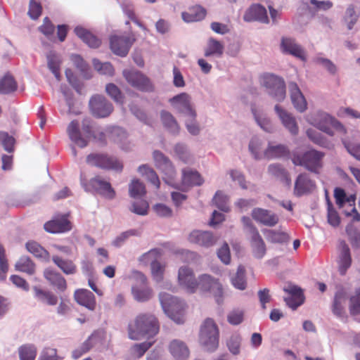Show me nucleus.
I'll return each instance as SVG.
<instances>
[{"label":"nucleus","mask_w":360,"mask_h":360,"mask_svg":"<svg viewBox=\"0 0 360 360\" xmlns=\"http://www.w3.org/2000/svg\"><path fill=\"white\" fill-rule=\"evenodd\" d=\"M153 342L146 341L141 344H136L131 347V353L134 357L140 358L153 345Z\"/></svg>","instance_id":"nucleus-64"},{"label":"nucleus","mask_w":360,"mask_h":360,"mask_svg":"<svg viewBox=\"0 0 360 360\" xmlns=\"http://www.w3.org/2000/svg\"><path fill=\"white\" fill-rule=\"evenodd\" d=\"M44 276L51 285L56 287L60 292H64L66 290V281L60 273L51 269H46L44 271Z\"/></svg>","instance_id":"nucleus-28"},{"label":"nucleus","mask_w":360,"mask_h":360,"mask_svg":"<svg viewBox=\"0 0 360 360\" xmlns=\"http://www.w3.org/2000/svg\"><path fill=\"white\" fill-rule=\"evenodd\" d=\"M252 217L257 222L267 226H274L278 222V217L276 214L259 207L252 210Z\"/></svg>","instance_id":"nucleus-23"},{"label":"nucleus","mask_w":360,"mask_h":360,"mask_svg":"<svg viewBox=\"0 0 360 360\" xmlns=\"http://www.w3.org/2000/svg\"><path fill=\"white\" fill-rule=\"evenodd\" d=\"M347 299L346 292L343 289H339L336 291L333 304V312L335 315L340 318H344L345 311L344 308V304Z\"/></svg>","instance_id":"nucleus-33"},{"label":"nucleus","mask_w":360,"mask_h":360,"mask_svg":"<svg viewBox=\"0 0 360 360\" xmlns=\"http://www.w3.org/2000/svg\"><path fill=\"white\" fill-rule=\"evenodd\" d=\"M288 89L294 108L300 112H304L307 108V103L298 85L294 82H290L288 83Z\"/></svg>","instance_id":"nucleus-19"},{"label":"nucleus","mask_w":360,"mask_h":360,"mask_svg":"<svg viewBox=\"0 0 360 360\" xmlns=\"http://www.w3.org/2000/svg\"><path fill=\"white\" fill-rule=\"evenodd\" d=\"M281 51L283 54L291 55L302 61H306L304 50L299 44L295 38L290 37H282L280 44Z\"/></svg>","instance_id":"nucleus-12"},{"label":"nucleus","mask_w":360,"mask_h":360,"mask_svg":"<svg viewBox=\"0 0 360 360\" xmlns=\"http://www.w3.org/2000/svg\"><path fill=\"white\" fill-rule=\"evenodd\" d=\"M174 152L179 160L186 164H189L193 161L192 156L186 145L179 143L174 146Z\"/></svg>","instance_id":"nucleus-50"},{"label":"nucleus","mask_w":360,"mask_h":360,"mask_svg":"<svg viewBox=\"0 0 360 360\" xmlns=\"http://www.w3.org/2000/svg\"><path fill=\"white\" fill-rule=\"evenodd\" d=\"M27 251L34 255L36 257L48 259L49 258V252L45 250L38 243L29 241L25 245Z\"/></svg>","instance_id":"nucleus-45"},{"label":"nucleus","mask_w":360,"mask_h":360,"mask_svg":"<svg viewBox=\"0 0 360 360\" xmlns=\"http://www.w3.org/2000/svg\"><path fill=\"white\" fill-rule=\"evenodd\" d=\"M75 301L91 311L96 308V299L92 292L86 289H78L74 294Z\"/></svg>","instance_id":"nucleus-24"},{"label":"nucleus","mask_w":360,"mask_h":360,"mask_svg":"<svg viewBox=\"0 0 360 360\" xmlns=\"http://www.w3.org/2000/svg\"><path fill=\"white\" fill-rule=\"evenodd\" d=\"M359 17V11L353 5H349L345 11L344 20L348 30H352Z\"/></svg>","instance_id":"nucleus-46"},{"label":"nucleus","mask_w":360,"mask_h":360,"mask_svg":"<svg viewBox=\"0 0 360 360\" xmlns=\"http://www.w3.org/2000/svg\"><path fill=\"white\" fill-rule=\"evenodd\" d=\"M219 329L214 320L206 319L200 326V338H219Z\"/></svg>","instance_id":"nucleus-36"},{"label":"nucleus","mask_w":360,"mask_h":360,"mask_svg":"<svg viewBox=\"0 0 360 360\" xmlns=\"http://www.w3.org/2000/svg\"><path fill=\"white\" fill-rule=\"evenodd\" d=\"M231 281L232 285L236 289L244 290L246 288L245 269L243 266H238L236 274L231 278Z\"/></svg>","instance_id":"nucleus-43"},{"label":"nucleus","mask_w":360,"mask_h":360,"mask_svg":"<svg viewBox=\"0 0 360 360\" xmlns=\"http://www.w3.org/2000/svg\"><path fill=\"white\" fill-rule=\"evenodd\" d=\"M243 19L246 22L259 21L262 23H269L266 8L260 4L252 5L245 13Z\"/></svg>","instance_id":"nucleus-20"},{"label":"nucleus","mask_w":360,"mask_h":360,"mask_svg":"<svg viewBox=\"0 0 360 360\" xmlns=\"http://www.w3.org/2000/svg\"><path fill=\"white\" fill-rule=\"evenodd\" d=\"M274 110L285 129L292 135H297L298 134V126L295 118L279 105H276Z\"/></svg>","instance_id":"nucleus-21"},{"label":"nucleus","mask_w":360,"mask_h":360,"mask_svg":"<svg viewBox=\"0 0 360 360\" xmlns=\"http://www.w3.org/2000/svg\"><path fill=\"white\" fill-rule=\"evenodd\" d=\"M179 285L188 292L194 293L198 289V281L193 274V270L188 266H181L178 272Z\"/></svg>","instance_id":"nucleus-14"},{"label":"nucleus","mask_w":360,"mask_h":360,"mask_svg":"<svg viewBox=\"0 0 360 360\" xmlns=\"http://www.w3.org/2000/svg\"><path fill=\"white\" fill-rule=\"evenodd\" d=\"M37 349L33 345H26L20 347L19 356L20 360H34Z\"/></svg>","instance_id":"nucleus-58"},{"label":"nucleus","mask_w":360,"mask_h":360,"mask_svg":"<svg viewBox=\"0 0 360 360\" xmlns=\"http://www.w3.org/2000/svg\"><path fill=\"white\" fill-rule=\"evenodd\" d=\"M160 120L165 129L172 134L177 135L179 133L180 127L171 112L162 110L160 111Z\"/></svg>","instance_id":"nucleus-30"},{"label":"nucleus","mask_w":360,"mask_h":360,"mask_svg":"<svg viewBox=\"0 0 360 360\" xmlns=\"http://www.w3.org/2000/svg\"><path fill=\"white\" fill-rule=\"evenodd\" d=\"M94 340V339H86L80 347L74 349L72 353V358L75 359H78L84 354L89 352L95 345Z\"/></svg>","instance_id":"nucleus-55"},{"label":"nucleus","mask_w":360,"mask_h":360,"mask_svg":"<svg viewBox=\"0 0 360 360\" xmlns=\"http://www.w3.org/2000/svg\"><path fill=\"white\" fill-rule=\"evenodd\" d=\"M74 32L90 48L96 49L99 47L101 44L100 39L82 26H77L74 30Z\"/></svg>","instance_id":"nucleus-26"},{"label":"nucleus","mask_w":360,"mask_h":360,"mask_svg":"<svg viewBox=\"0 0 360 360\" xmlns=\"http://www.w3.org/2000/svg\"><path fill=\"white\" fill-rule=\"evenodd\" d=\"M52 261L66 275H72L77 271L76 265L70 259H64L58 255H53L52 257Z\"/></svg>","instance_id":"nucleus-37"},{"label":"nucleus","mask_w":360,"mask_h":360,"mask_svg":"<svg viewBox=\"0 0 360 360\" xmlns=\"http://www.w3.org/2000/svg\"><path fill=\"white\" fill-rule=\"evenodd\" d=\"M349 310L352 316L360 314V287L349 298Z\"/></svg>","instance_id":"nucleus-53"},{"label":"nucleus","mask_w":360,"mask_h":360,"mask_svg":"<svg viewBox=\"0 0 360 360\" xmlns=\"http://www.w3.org/2000/svg\"><path fill=\"white\" fill-rule=\"evenodd\" d=\"M15 269L19 271L32 275L35 272V264L31 259L27 256H22L15 265Z\"/></svg>","instance_id":"nucleus-41"},{"label":"nucleus","mask_w":360,"mask_h":360,"mask_svg":"<svg viewBox=\"0 0 360 360\" xmlns=\"http://www.w3.org/2000/svg\"><path fill=\"white\" fill-rule=\"evenodd\" d=\"M34 297L41 304L55 306L58 303V297L49 290H46L39 286H34Z\"/></svg>","instance_id":"nucleus-27"},{"label":"nucleus","mask_w":360,"mask_h":360,"mask_svg":"<svg viewBox=\"0 0 360 360\" xmlns=\"http://www.w3.org/2000/svg\"><path fill=\"white\" fill-rule=\"evenodd\" d=\"M82 129V131H81L78 121L72 120L69 124L67 131L70 140L75 144L83 148L88 145L89 139L92 135L89 120H83Z\"/></svg>","instance_id":"nucleus-3"},{"label":"nucleus","mask_w":360,"mask_h":360,"mask_svg":"<svg viewBox=\"0 0 360 360\" xmlns=\"http://www.w3.org/2000/svg\"><path fill=\"white\" fill-rule=\"evenodd\" d=\"M16 89L17 84L12 76L6 75L0 80L1 94H8L15 91Z\"/></svg>","instance_id":"nucleus-47"},{"label":"nucleus","mask_w":360,"mask_h":360,"mask_svg":"<svg viewBox=\"0 0 360 360\" xmlns=\"http://www.w3.org/2000/svg\"><path fill=\"white\" fill-rule=\"evenodd\" d=\"M265 233L267 240L274 243H282L287 239V235L284 232L266 230Z\"/></svg>","instance_id":"nucleus-62"},{"label":"nucleus","mask_w":360,"mask_h":360,"mask_svg":"<svg viewBox=\"0 0 360 360\" xmlns=\"http://www.w3.org/2000/svg\"><path fill=\"white\" fill-rule=\"evenodd\" d=\"M160 330L157 318L150 313H141L128 326L129 338H154Z\"/></svg>","instance_id":"nucleus-1"},{"label":"nucleus","mask_w":360,"mask_h":360,"mask_svg":"<svg viewBox=\"0 0 360 360\" xmlns=\"http://www.w3.org/2000/svg\"><path fill=\"white\" fill-rule=\"evenodd\" d=\"M93 65L100 74L112 76L114 74V68L110 63H101L98 59H93Z\"/></svg>","instance_id":"nucleus-59"},{"label":"nucleus","mask_w":360,"mask_h":360,"mask_svg":"<svg viewBox=\"0 0 360 360\" xmlns=\"http://www.w3.org/2000/svg\"><path fill=\"white\" fill-rule=\"evenodd\" d=\"M198 288L202 292H207L212 294L218 304L223 303L224 290L222 285L217 278L208 274H202L198 278Z\"/></svg>","instance_id":"nucleus-6"},{"label":"nucleus","mask_w":360,"mask_h":360,"mask_svg":"<svg viewBox=\"0 0 360 360\" xmlns=\"http://www.w3.org/2000/svg\"><path fill=\"white\" fill-rule=\"evenodd\" d=\"M289 150L286 146L282 144L271 146L269 144L267 148L264 151V155L269 159L279 158L288 155Z\"/></svg>","instance_id":"nucleus-40"},{"label":"nucleus","mask_w":360,"mask_h":360,"mask_svg":"<svg viewBox=\"0 0 360 360\" xmlns=\"http://www.w3.org/2000/svg\"><path fill=\"white\" fill-rule=\"evenodd\" d=\"M171 105L179 113L185 117L196 116L195 110L193 109L190 96L186 93H181L169 99Z\"/></svg>","instance_id":"nucleus-11"},{"label":"nucleus","mask_w":360,"mask_h":360,"mask_svg":"<svg viewBox=\"0 0 360 360\" xmlns=\"http://www.w3.org/2000/svg\"><path fill=\"white\" fill-rule=\"evenodd\" d=\"M136 41L134 34L112 35L110 38V47L111 51L120 57L126 56Z\"/></svg>","instance_id":"nucleus-9"},{"label":"nucleus","mask_w":360,"mask_h":360,"mask_svg":"<svg viewBox=\"0 0 360 360\" xmlns=\"http://www.w3.org/2000/svg\"><path fill=\"white\" fill-rule=\"evenodd\" d=\"M305 162V169L309 172L319 174L322 167V159L325 153L315 149L309 150L303 153Z\"/></svg>","instance_id":"nucleus-15"},{"label":"nucleus","mask_w":360,"mask_h":360,"mask_svg":"<svg viewBox=\"0 0 360 360\" xmlns=\"http://www.w3.org/2000/svg\"><path fill=\"white\" fill-rule=\"evenodd\" d=\"M159 300L164 312L176 323L184 322L185 302L176 297L161 292Z\"/></svg>","instance_id":"nucleus-2"},{"label":"nucleus","mask_w":360,"mask_h":360,"mask_svg":"<svg viewBox=\"0 0 360 360\" xmlns=\"http://www.w3.org/2000/svg\"><path fill=\"white\" fill-rule=\"evenodd\" d=\"M255 120L257 124L265 131L268 133H271L274 131V127L271 124V122L269 119L266 117H263L259 115L256 110H252Z\"/></svg>","instance_id":"nucleus-63"},{"label":"nucleus","mask_w":360,"mask_h":360,"mask_svg":"<svg viewBox=\"0 0 360 360\" xmlns=\"http://www.w3.org/2000/svg\"><path fill=\"white\" fill-rule=\"evenodd\" d=\"M224 52L223 44L214 38H210L207 43V47L205 51V56L210 57L216 56L221 57Z\"/></svg>","instance_id":"nucleus-42"},{"label":"nucleus","mask_w":360,"mask_h":360,"mask_svg":"<svg viewBox=\"0 0 360 360\" xmlns=\"http://www.w3.org/2000/svg\"><path fill=\"white\" fill-rule=\"evenodd\" d=\"M308 138L316 145L328 150H332L334 144L332 141L323 136L321 134L314 129H309L307 130Z\"/></svg>","instance_id":"nucleus-35"},{"label":"nucleus","mask_w":360,"mask_h":360,"mask_svg":"<svg viewBox=\"0 0 360 360\" xmlns=\"http://www.w3.org/2000/svg\"><path fill=\"white\" fill-rule=\"evenodd\" d=\"M153 158L155 167L168 179H173L176 174V172L169 158L158 150L153 151Z\"/></svg>","instance_id":"nucleus-13"},{"label":"nucleus","mask_w":360,"mask_h":360,"mask_svg":"<svg viewBox=\"0 0 360 360\" xmlns=\"http://www.w3.org/2000/svg\"><path fill=\"white\" fill-rule=\"evenodd\" d=\"M268 171L271 175L278 179L286 186H290L291 185V179L289 176L288 172L280 164L269 165L268 167Z\"/></svg>","instance_id":"nucleus-38"},{"label":"nucleus","mask_w":360,"mask_h":360,"mask_svg":"<svg viewBox=\"0 0 360 360\" xmlns=\"http://www.w3.org/2000/svg\"><path fill=\"white\" fill-rule=\"evenodd\" d=\"M250 237L252 252L256 259H261L266 255V245L259 233H255Z\"/></svg>","instance_id":"nucleus-29"},{"label":"nucleus","mask_w":360,"mask_h":360,"mask_svg":"<svg viewBox=\"0 0 360 360\" xmlns=\"http://www.w3.org/2000/svg\"><path fill=\"white\" fill-rule=\"evenodd\" d=\"M138 172L146 178L157 188L160 187V180L158 174L153 169L148 165H141L138 168Z\"/></svg>","instance_id":"nucleus-44"},{"label":"nucleus","mask_w":360,"mask_h":360,"mask_svg":"<svg viewBox=\"0 0 360 360\" xmlns=\"http://www.w3.org/2000/svg\"><path fill=\"white\" fill-rule=\"evenodd\" d=\"M206 15V10L200 6H195L187 12L181 13V18L186 22H193L202 20Z\"/></svg>","instance_id":"nucleus-34"},{"label":"nucleus","mask_w":360,"mask_h":360,"mask_svg":"<svg viewBox=\"0 0 360 360\" xmlns=\"http://www.w3.org/2000/svg\"><path fill=\"white\" fill-rule=\"evenodd\" d=\"M71 60L75 67L81 72L84 77L86 79H89L91 77V73L89 72L90 68L79 55H72Z\"/></svg>","instance_id":"nucleus-48"},{"label":"nucleus","mask_w":360,"mask_h":360,"mask_svg":"<svg viewBox=\"0 0 360 360\" xmlns=\"http://www.w3.org/2000/svg\"><path fill=\"white\" fill-rule=\"evenodd\" d=\"M86 162L91 166L117 172H121L123 169V164L119 159L103 153L89 154L86 157Z\"/></svg>","instance_id":"nucleus-5"},{"label":"nucleus","mask_w":360,"mask_h":360,"mask_svg":"<svg viewBox=\"0 0 360 360\" xmlns=\"http://www.w3.org/2000/svg\"><path fill=\"white\" fill-rule=\"evenodd\" d=\"M330 120H331V116L321 111L315 112L309 118L310 123L316 128L333 136H334V132L329 126Z\"/></svg>","instance_id":"nucleus-16"},{"label":"nucleus","mask_w":360,"mask_h":360,"mask_svg":"<svg viewBox=\"0 0 360 360\" xmlns=\"http://www.w3.org/2000/svg\"><path fill=\"white\" fill-rule=\"evenodd\" d=\"M48 67L52 73L54 75L57 80L60 79V75L59 72V60L58 57L53 53H49L47 56Z\"/></svg>","instance_id":"nucleus-61"},{"label":"nucleus","mask_w":360,"mask_h":360,"mask_svg":"<svg viewBox=\"0 0 360 360\" xmlns=\"http://www.w3.org/2000/svg\"><path fill=\"white\" fill-rule=\"evenodd\" d=\"M123 76L131 86L141 91L151 92L154 90L150 79L139 71L124 70Z\"/></svg>","instance_id":"nucleus-8"},{"label":"nucleus","mask_w":360,"mask_h":360,"mask_svg":"<svg viewBox=\"0 0 360 360\" xmlns=\"http://www.w3.org/2000/svg\"><path fill=\"white\" fill-rule=\"evenodd\" d=\"M203 179L200 173L190 168L182 169V184L188 186H198L202 185Z\"/></svg>","instance_id":"nucleus-32"},{"label":"nucleus","mask_w":360,"mask_h":360,"mask_svg":"<svg viewBox=\"0 0 360 360\" xmlns=\"http://www.w3.org/2000/svg\"><path fill=\"white\" fill-rule=\"evenodd\" d=\"M346 233L352 248L354 249L360 248V231L354 226H347Z\"/></svg>","instance_id":"nucleus-57"},{"label":"nucleus","mask_w":360,"mask_h":360,"mask_svg":"<svg viewBox=\"0 0 360 360\" xmlns=\"http://www.w3.org/2000/svg\"><path fill=\"white\" fill-rule=\"evenodd\" d=\"M44 229L51 233H64L71 229V224L67 217L63 216L45 223Z\"/></svg>","instance_id":"nucleus-25"},{"label":"nucleus","mask_w":360,"mask_h":360,"mask_svg":"<svg viewBox=\"0 0 360 360\" xmlns=\"http://www.w3.org/2000/svg\"><path fill=\"white\" fill-rule=\"evenodd\" d=\"M81 184L86 192H95L109 200L115 197L116 193L111 184L98 176L91 179L89 183H85L83 179H81Z\"/></svg>","instance_id":"nucleus-7"},{"label":"nucleus","mask_w":360,"mask_h":360,"mask_svg":"<svg viewBox=\"0 0 360 360\" xmlns=\"http://www.w3.org/2000/svg\"><path fill=\"white\" fill-rule=\"evenodd\" d=\"M169 350L172 356L178 359L187 358L189 350L186 345L179 340H174L169 346Z\"/></svg>","instance_id":"nucleus-39"},{"label":"nucleus","mask_w":360,"mask_h":360,"mask_svg":"<svg viewBox=\"0 0 360 360\" xmlns=\"http://www.w3.org/2000/svg\"><path fill=\"white\" fill-rule=\"evenodd\" d=\"M262 84L266 89L269 96L278 102L285 98V84L283 78L274 74H265L262 77Z\"/></svg>","instance_id":"nucleus-4"},{"label":"nucleus","mask_w":360,"mask_h":360,"mask_svg":"<svg viewBox=\"0 0 360 360\" xmlns=\"http://www.w3.org/2000/svg\"><path fill=\"white\" fill-rule=\"evenodd\" d=\"M129 193L133 198L141 197L146 193L145 186L139 179H134L129 186Z\"/></svg>","instance_id":"nucleus-51"},{"label":"nucleus","mask_w":360,"mask_h":360,"mask_svg":"<svg viewBox=\"0 0 360 360\" xmlns=\"http://www.w3.org/2000/svg\"><path fill=\"white\" fill-rule=\"evenodd\" d=\"M148 203L143 200L134 201L131 203L129 210L138 215L145 216L148 214Z\"/></svg>","instance_id":"nucleus-60"},{"label":"nucleus","mask_w":360,"mask_h":360,"mask_svg":"<svg viewBox=\"0 0 360 360\" xmlns=\"http://www.w3.org/2000/svg\"><path fill=\"white\" fill-rule=\"evenodd\" d=\"M92 115L98 118L108 117L113 111L112 104L103 96L94 95L89 100Z\"/></svg>","instance_id":"nucleus-10"},{"label":"nucleus","mask_w":360,"mask_h":360,"mask_svg":"<svg viewBox=\"0 0 360 360\" xmlns=\"http://www.w3.org/2000/svg\"><path fill=\"white\" fill-rule=\"evenodd\" d=\"M106 94L117 103L123 104L124 96L120 88L113 83H108L105 86Z\"/></svg>","instance_id":"nucleus-49"},{"label":"nucleus","mask_w":360,"mask_h":360,"mask_svg":"<svg viewBox=\"0 0 360 360\" xmlns=\"http://www.w3.org/2000/svg\"><path fill=\"white\" fill-rule=\"evenodd\" d=\"M131 294L136 302H146L152 297L153 290L148 285L134 283L131 286Z\"/></svg>","instance_id":"nucleus-31"},{"label":"nucleus","mask_w":360,"mask_h":360,"mask_svg":"<svg viewBox=\"0 0 360 360\" xmlns=\"http://www.w3.org/2000/svg\"><path fill=\"white\" fill-rule=\"evenodd\" d=\"M262 141L257 137H253L249 143V150L256 160L262 157Z\"/></svg>","instance_id":"nucleus-54"},{"label":"nucleus","mask_w":360,"mask_h":360,"mask_svg":"<svg viewBox=\"0 0 360 360\" xmlns=\"http://www.w3.org/2000/svg\"><path fill=\"white\" fill-rule=\"evenodd\" d=\"M188 240L192 243L210 248L215 244L217 240L211 232L195 230L189 234Z\"/></svg>","instance_id":"nucleus-22"},{"label":"nucleus","mask_w":360,"mask_h":360,"mask_svg":"<svg viewBox=\"0 0 360 360\" xmlns=\"http://www.w3.org/2000/svg\"><path fill=\"white\" fill-rule=\"evenodd\" d=\"M213 202L216 207L222 212H227L229 211V207L228 205V198L221 191L216 192L213 199Z\"/></svg>","instance_id":"nucleus-52"},{"label":"nucleus","mask_w":360,"mask_h":360,"mask_svg":"<svg viewBox=\"0 0 360 360\" xmlns=\"http://www.w3.org/2000/svg\"><path fill=\"white\" fill-rule=\"evenodd\" d=\"M338 250V269L340 274L343 276L351 266L352 259L350 248L345 240L340 241Z\"/></svg>","instance_id":"nucleus-18"},{"label":"nucleus","mask_w":360,"mask_h":360,"mask_svg":"<svg viewBox=\"0 0 360 360\" xmlns=\"http://www.w3.org/2000/svg\"><path fill=\"white\" fill-rule=\"evenodd\" d=\"M315 182L311 180L307 174L302 173L297 176L294 186V194L300 197L311 193L315 188Z\"/></svg>","instance_id":"nucleus-17"},{"label":"nucleus","mask_w":360,"mask_h":360,"mask_svg":"<svg viewBox=\"0 0 360 360\" xmlns=\"http://www.w3.org/2000/svg\"><path fill=\"white\" fill-rule=\"evenodd\" d=\"M150 269L153 278L157 282L160 283L163 280V275L165 272V265L161 264L158 260H153L150 263Z\"/></svg>","instance_id":"nucleus-56"}]
</instances>
